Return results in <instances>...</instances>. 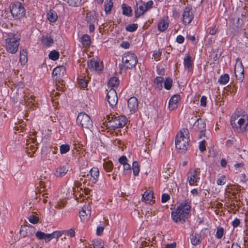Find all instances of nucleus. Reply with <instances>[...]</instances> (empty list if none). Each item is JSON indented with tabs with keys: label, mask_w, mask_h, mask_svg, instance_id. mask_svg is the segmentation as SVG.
I'll use <instances>...</instances> for the list:
<instances>
[{
	"label": "nucleus",
	"mask_w": 248,
	"mask_h": 248,
	"mask_svg": "<svg viewBox=\"0 0 248 248\" xmlns=\"http://www.w3.org/2000/svg\"><path fill=\"white\" fill-rule=\"evenodd\" d=\"M190 209L191 206L189 202L181 203L177 209L172 212V219L176 223H183L188 218Z\"/></svg>",
	"instance_id": "1"
},
{
	"label": "nucleus",
	"mask_w": 248,
	"mask_h": 248,
	"mask_svg": "<svg viewBox=\"0 0 248 248\" xmlns=\"http://www.w3.org/2000/svg\"><path fill=\"white\" fill-rule=\"evenodd\" d=\"M189 131L187 128H183L176 137V148L181 152L186 150L189 146Z\"/></svg>",
	"instance_id": "2"
},
{
	"label": "nucleus",
	"mask_w": 248,
	"mask_h": 248,
	"mask_svg": "<svg viewBox=\"0 0 248 248\" xmlns=\"http://www.w3.org/2000/svg\"><path fill=\"white\" fill-rule=\"evenodd\" d=\"M20 36L17 34L9 33L5 39L6 50L9 53L15 54L18 49Z\"/></svg>",
	"instance_id": "3"
},
{
	"label": "nucleus",
	"mask_w": 248,
	"mask_h": 248,
	"mask_svg": "<svg viewBox=\"0 0 248 248\" xmlns=\"http://www.w3.org/2000/svg\"><path fill=\"white\" fill-rule=\"evenodd\" d=\"M237 118L232 117L231 120V124L235 131L238 133H242L245 131L248 125V116H244L243 118H240L238 121Z\"/></svg>",
	"instance_id": "4"
},
{
	"label": "nucleus",
	"mask_w": 248,
	"mask_h": 248,
	"mask_svg": "<svg viewBox=\"0 0 248 248\" xmlns=\"http://www.w3.org/2000/svg\"><path fill=\"white\" fill-rule=\"evenodd\" d=\"M10 9L12 15L15 19H20L25 15V9L20 2L12 3Z\"/></svg>",
	"instance_id": "5"
},
{
	"label": "nucleus",
	"mask_w": 248,
	"mask_h": 248,
	"mask_svg": "<svg viewBox=\"0 0 248 248\" xmlns=\"http://www.w3.org/2000/svg\"><path fill=\"white\" fill-rule=\"evenodd\" d=\"M108 124L113 130L123 127L127 123V120L125 116L121 115L118 117L108 116Z\"/></svg>",
	"instance_id": "6"
},
{
	"label": "nucleus",
	"mask_w": 248,
	"mask_h": 248,
	"mask_svg": "<svg viewBox=\"0 0 248 248\" xmlns=\"http://www.w3.org/2000/svg\"><path fill=\"white\" fill-rule=\"evenodd\" d=\"M77 122L82 127L89 129L93 127V122L90 116L84 112H80L78 114Z\"/></svg>",
	"instance_id": "7"
},
{
	"label": "nucleus",
	"mask_w": 248,
	"mask_h": 248,
	"mask_svg": "<svg viewBox=\"0 0 248 248\" xmlns=\"http://www.w3.org/2000/svg\"><path fill=\"white\" fill-rule=\"evenodd\" d=\"M122 62L126 68L131 69L138 62V59L134 53L127 52L123 56Z\"/></svg>",
	"instance_id": "8"
},
{
	"label": "nucleus",
	"mask_w": 248,
	"mask_h": 248,
	"mask_svg": "<svg viewBox=\"0 0 248 248\" xmlns=\"http://www.w3.org/2000/svg\"><path fill=\"white\" fill-rule=\"evenodd\" d=\"M107 98L109 106L111 108L116 106L118 103V96L116 91L111 88L107 94Z\"/></svg>",
	"instance_id": "9"
},
{
	"label": "nucleus",
	"mask_w": 248,
	"mask_h": 248,
	"mask_svg": "<svg viewBox=\"0 0 248 248\" xmlns=\"http://www.w3.org/2000/svg\"><path fill=\"white\" fill-rule=\"evenodd\" d=\"M200 173V169H197L195 170L193 169L190 170L188 173L187 180L189 185L192 186L195 185L196 182L199 180L200 178L198 177V174Z\"/></svg>",
	"instance_id": "10"
},
{
	"label": "nucleus",
	"mask_w": 248,
	"mask_h": 248,
	"mask_svg": "<svg viewBox=\"0 0 248 248\" xmlns=\"http://www.w3.org/2000/svg\"><path fill=\"white\" fill-rule=\"evenodd\" d=\"M66 72V68L64 66H60L56 67L53 71L52 75L55 80L60 82L61 78L64 76Z\"/></svg>",
	"instance_id": "11"
},
{
	"label": "nucleus",
	"mask_w": 248,
	"mask_h": 248,
	"mask_svg": "<svg viewBox=\"0 0 248 248\" xmlns=\"http://www.w3.org/2000/svg\"><path fill=\"white\" fill-rule=\"evenodd\" d=\"M183 22L185 25L189 24L193 18L191 8L186 7L183 14Z\"/></svg>",
	"instance_id": "12"
},
{
	"label": "nucleus",
	"mask_w": 248,
	"mask_h": 248,
	"mask_svg": "<svg viewBox=\"0 0 248 248\" xmlns=\"http://www.w3.org/2000/svg\"><path fill=\"white\" fill-rule=\"evenodd\" d=\"M20 235L23 237L31 236L35 233V229L33 227L22 225L20 231Z\"/></svg>",
	"instance_id": "13"
},
{
	"label": "nucleus",
	"mask_w": 248,
	"mask_h": 248,
	"mask_svg": "<svg viewBox=\"0 0 248 248\" xmlns=\"http://www.w3.org/2000/svg\"><path fill=\"white\" fill-rule=\"evenodd\" d=\"M70 169V166L67 163L61 165L54 172L56 176L58 177H62L65 175Z\"/></svg>",
	"instance_id": "14"
},
{
	"label": "nucleus",
	"mask_w": 248,
	"mask_h": 248,
	"mask_svg": "<svg viewBox=\"0 0 248 248\" xmlns=\"http://www.w3.org/2000/svg\"><path fill=\"white\" fill-rule=\"evenodd\" d=\"M127 106L130 113L135 112L138 107V101L136 97H132L127 101Z\"/></svg>",
	"instance_id": "15"
},
{
	"label": "nucleus",
	"mask_w": 248,
	"mask_h": 248,
	"mask_svg": "<svg viewBox=\"0 0 248 248\" xmlns=\"http://www.w3.org/2000/svg\"><path fill=\"white\" fill-rule=\"evenodd\" d=\"M99 171L98 168L93 167L90 171V174H88L86 177L90 179L93 183H95L99 177Z\"/></svg>",
	"instance_id": "16"
},
{
	"label": "nucleus",
	"mask_w": 248,
	"mask_h": 248,
	"mask_svg": "<svg viewBox=\"0 0 248 248\" xmlns=\"http://www.w3.org/2000/svg\"><path fill=\"white\" fill-rule=\"evenodd\" d=\"M180 100V96L178 94L173 95L169 101V108L170 110H172L178 107L177 103Z\"/></svg>",
	"instance_id": "17"
},
{
	"label": "nucleus",
	"mask_w": 248,
	"mask_h": 248,
	"mask_svg": "<svg viewBox=\"0 0 248 248\" xmlns=\"http://www.w3.org/2000/svg\"><path fill=\"white\" fill-rule=\"evenodd\" d=\"M195 124L198 127V129L201 133L200 138H201L202 135L204 136V131H205L206 127L205 123L203 120L198 119L196 121Z\"/></svg>",
	"instance_id": "18"
},
{
	"label": "nucleus",
	"mask_w": 248,
	"mask_h": 248,
	"mask_svg": "<svg viewBox=\"0 0 248 248\" xmlns=\"http://www.w3.org/2000/svg\"><path fill=\"white\" fill-rule=\"evenodd\" d=\"M91 208L89 205H84L82 210L79 212V217L82 220L85 219V217L91 215Z\"/></svg>",
	"instance_id": "19"
},
{
	"label": "nucleus",
	"mask_w": 248,
	"mask_h": 248,
	"mask_svg": "<svg viewBox=\"0 0 248 248\" xmlns=\"http://www.w3.org/2000/svg\"><path fill=\"white\" fill-rule=\"evenodd\" d=\"M88 65L90 69L93 70H101L102 67L98 62L90 60L88 62Z\"/></svg>",
	"instance_id": "20"
},
{
	"label": "nucleus",
	"mask_w": 248,
	"mask_h": 248,
	"mask_svg": "<svg viewBox=\"0 0 248 248\" xmlns=\"http://www.w3.org/2000/svg\"><path fill=\"white\" fill-rule=\"evenodd\" d=\"M191 244L194 246L200 244L201 242L202 238L201 235L196 233H193L190 236Z\"/></svg>",
	"instance_id": "21"
},
{
	"label": "nucleus",
	"mask_w": 248,
	"mask_h": 248,
	"mask_svg": "<svg viewBox=\"0 0 248 248\" xmlns=\"http://www.w3.org/2000/svg\"><path fill=\"white\" fill-rule=\"evenodd\" d=\"M153 198V192L146 190L142 195V201L150 202Z\"/></svg>",
	"instance_id": "22"
},
{
	"label": "nucleus",
	"mask_w": 248,
	"mask_h": 248,
	"mask_svg": "<svg viewBox=\"0 0 248 248\" xmlns=\"http://www.w3.org/2000/svg\"><path fill=\"white\" fill-rule=\"evenodd\" d=\"M235 75L237 79L242 81L244 78V69L242 67L235 68Z\"/></svg>",
	"instance_id": "23"
},
{
	"label": "nucleus",
	"mask_w": 248,
	"mask_h": 248,
	"mask_svg": "<svg viewBox=\"0 0 248 248\" xmlns=\"http://www.w3.org/2000/svg\"><path fill=\"white\" fill-rule=\"evenodd\" d=\"M27 147H26L27 153L31 157L33 156V154L36 152L37 147H35L34 145L31 144L30 143H27Z\"/></svg>",
	"instance_id": "24"
},
{
	"label": "nucleus",
	"mask_w": 248,
	"mask_h": 248,
	"mask_svg": "<svg viewBox=\"0 0 248 248\" xmlns=\"http://www.w3.org/2000/svg\"><path fill=\"white\" fill-rule=\"evenodd\" d=\"M47 18L51 22H55L58 19V16L56 12L50 10L47 14Z\"/></svg>",
	"instance_id": "25"
},
{
	"label": "nucleus",
	"mask_w": 248,
	"mask_h": 248,
	"mask_svg": "<svg viewBox=\"0 0 248 248\" xmlns=\"http://www.w3.org/2000/svg\"><path fill=\"white\" fill-rule=\"evenodd\" d=\"M146 9L145 7V4L143 3L142 5H140L139 7L135 10V17L138 18L141 15L144 14V13L146 11Z\"/></svg>",
	"instance_id": "26"
},
{
	"label": "nucleus",
	"mask_w": 248,
	"mask_h": 248,
	"mask_svg": "<svg viewBox=\"0 0 248 248\" xmlns=\"http://www.w3.org/2000/svg\"><path fill=\"white\" fill-rule=\"evenodd\" d=\"M42 43L44 46L48 47L53 43V40L50 35L47 34L46 36H43Z\"/></svg>",
	"instance_id": "27"
},
{
	"label": "nucleus",
	"mask_w": 248,
	"mask_h": 248,
	"mask_svg": "<svg viewBox=\"0 0 248 248\" xmlns=\"http://www.w3.org/2000/svg\"><path fill=\"white\" fill-rule=\"evenodd\" d=\"M62 231H55L53 232L52 233H48V236L46 240L48 242L50 241L52 238L58 239L60 236H62Z\"/></svg>",
	"instance_id": "28"
},
{
	"label": "nucleus",
	"mask_w": 248,
	"mask_h": 248,
	"mask_svg": "<svg viewBox=\"0 0 248 248\" xmlns=\"http://www.w3.org/2000/svg\"><path fill=\"white\" fill-rule=\"evenodd\" d=\"M164 81L163 78L161 77H156L154 80V85L156 88L161 90L162 88V83Z\"/></svg>",
	"instance_id": "29"
},
{
	"label": "nucleus",
	"mask_w": 248,
	"mask_h": 248,
	"mask_svg": "<svg viewBox=\"0 0 248 248\" xmlns=\"http://www.w3.org/2000/svg\"><path fill=\"white\" fill-rule=\"evenodd\" d=\"M113 5V3L111 0H105L104 8L105 11L107 14L110 13Z\"/></svg>",
	"instance_id": "30"
},
{
	"label": "nucleus",
	"mask_w": 248,
	"mask_h": 248,
	"mask_svg": "<svg viewBox=\"0 0 248 248\" xmlns=\"http://www.w3.org/2000/svg\"><path fill=\"white\" fill-rule=\"evenodd\" d=\"M184 64L185 68L187 69L188 71H190L192 69V61L191 57L189 55L186 56L184 59Z\"/></svg>",
	"instance_id": "31"
},
{
	"label": "nucleus",
	"mask_w": 248,
	"mask_h": 248,
	"mask_svg": "<svg viewBox=\"0 0 248 248\" xmlns=\"http://www.w3.org/2000/svg\"><path fill=\"white\" fill-rule=\"evenodd\" d=\"M38 184L39 186L43 188H46L47 187H49L50 183L46 178L44 177L39 179Z\"/></svg>",
	"instance_id": "32"
},
{
	"label": "nucleus",
	"mask_w": 248,
	"mask_h": 248,
	"mask_svg": "<svg viewBox=\"0 0 248 248\" xmlns=\"http://www.w3.org/2000/svg\"><path fill=\"white\" fill-rule=\"evenodd\" d=\"M81 42L85 47H88L91 44L90 36L84 34L81 38Z\"/></svg>",
	"instance_id": "33"
},
{
	"label": "nucleus",
	"mask_w": 248,
	"mask_h": 248,
	"mask_svg": "<svg viewBox=\"0 0 248 248\" xmlns=\"http://www.w3.org/2000/svg\"><path fill=\"white\" fill-rule=\"evenodd\" d=\"M62 234L63 236V238L66 240L67 239L66 238V236H69L70 237H74L75 235V232L74 229H70L68 230H63L62 231Z\"/></svg>",
	"instance_id": "34"
},
{
	"label": "nucleus",
	"mask_w": 248,
	"mask_h": 248,
	"mask_svg": "<svg viewBox=\"0 0 248 248\" xmlns=\"http://www.w3.org/2000/svg\"><path fill=\"white\" fill-rule=\"evenodd\" d=\"M103 167L106 171L110 172L113 168V165L111 161H106L103 163Z\"/></svg>",
	"instance_id": "35"
},
{
	"label": "nucleus",
	"mask_w": 248,
	"mask_h": 248,
	"mask_svg": "<svg viewBox=\"0 0 248 248\" xmlns=\"http://www.w3.org/2000/svg\"><path fill=\"white\" fill-rule=\"evenodd\" d=\"M119 84V80L117 77L111 78L108 82V85L111 87L117 86Z\"/></svg>",
	"instance_id": "36"
},
{
	"label": "nucleus",
	"mask_w": 248,
	"mask_h": 248,
	"mask_svg": "<svg viewBox=\"0 0 248 248\" xmlns=\"http://www.w3.org/2000/svg\"><path fill=\"white\" fill-rule=\"evenodd\" d=\"M123 14L127 16H131L132 15V9L130 6H126L125 4L122 5Z\"/></svg>",
	"instance_id": "37"
},
{
	"label": "nucleus",
	"mask_w": 248,
	"mask_h": 248,
	"mask_svg": "<svg viewBox=\"0 0 248 248\" xmlns=\"http://www.w3.org/2000/svg\"><path fill=\"white\" fill-rule=\"evenodd\" d=\"M35 236L38 239L40 240L44 239L46 242H48V241L46 240V238L48 236V233H45L41 231H37L35 233Z\"/></svg>",
	"instance_id": "38"
},
{
	"label": "nucleus",
	"mask_w": 248,
	"mask_h": 248,
	"mask_svg": "<svg viewBox=\"0 0 248 248\" xmlns=\"http://www.w3.org/2000/svg\"><path fill=\"white\" fill-rule=\"evenodd\" d=\"M168 27V24L164 20L160 21L158 24V29L160 31H164Z\"/></svg>",
	"instance_id": "39"
},
{
	"label": "nucleus",
	"mask_w": 248,
	"mask_h": 248,
	"mask_svg": "<svg viewBox=\"0 0 248 248\" xmlns=\"http://www.w3.org/2000/svg\"><path fill=\"white\" fill-rule=\"evenodd\" d=\"M96 18L94 15L91 13H88L86 15L85 20L89 23H93L95 21Z\"/></svg>",
	"instance_id": "40"
},
{
	"label": "nucleus",
	"mask_w": 248,
	"mask_h": 248,
	"mask_svg": "<svg viewBox=\"0 0 248 248\" xmlns=\"http://www.w3.org/2000/svg\"><path fill=\"white\" fill-rule=\"evenodd\" d=\"M229 78H230L229 75L227 74H225L221 76L218 81L220 84H225L229 81Z\"/></svg>",
	"instance_id": "41"
},
{
	"label": "nucleus",
	"mask_w": 248,
	"mask_h": 248,
	"mask_svg": "<svg viewBox=\"0 0 248 248\" xmlns=\"http://www.w3.org/2000/svg\"><path fill=\"white\" fill-rule=\"evenodd\" d=\"M66 2L70 6L73 7L78 6L81 3V0H63Z\"/></svg>",
	"instance_id": "42"
},
{
	"label": "nucleus",
	"mask_w": 248,
	"mask_h": 248,
	"mask_svg": "<svg viewBox=\"0 0 248 248\" xmlns=\"http://www.w3.org/2000/svg\"><path fill=\"white\" fill-rule=\"evenodd\" d=\"M132 169L133 171V174L135 176L138 175L140 171V169L138 162H133L132 164Z\"/></svg>",
	"instance_id": "43"
},
{
	"label": "nucleus",
	"mask_w": 248,
	"mask_h": 248,
	"mask_svg": "<svg viewBox=\"0 0 248 248\" xmlns=\"http://www.w3.org/2000/svg\"><path fill=\"white\" fill-rule=\"evenodd\" d=\"M60 153L64 154L67 153L70 150V146L68 144H62L60 147Z\"/></svg>",
	"instance_id": "44"
},
{
	"label": "nucleus",
	"mask_w": 248,
	"mask_h": 248,
	"mask_svg": "<svg viewBox=\"0 0 248 248\" xmlns=\"http://www.w3.org/2000/svg\"><path fill=\"white\" fill-rule=\"evenodd\" d=\"M59 53L58 52L53 50L50 52L49 54V58L54 61H55L59 59Z\"/></svg>",
	"instance_id": "45"
},
{
	"label": "nucleus",
	"mask_w": 248,
	"mask_h": 248,
	"mask_svg": "<svg viewBox=\"0 0 248 248\" xmlns=\"http://www.w3.org/2000/svg\"><path fill=\"white\" fill-rule=\"evenodd\" d=\"M93 245L94 248H104V243L101 240H94L93 241Z\"/></svg>",
	"instance_id": "46"
},
{
	"label": "nucleus",
	"mask_w": 248,
	"mask_h": 248,
	"mask_svg": "<svg viewBox=\"0 0 248 248\" xmlns=\"http://www.w3.org/2000/svg\"><path fill=\"white\" fill-rule=\"evenodd\" d=\"M164 82V87L166 90H170L172 86V80L171 78H166Z\"/></svg>",
	"instance_id": "47"
},
{
	"label": "nucleus",
	"mask_w": 248,
	"mask_h": 248,
	"mask_svg": "<svg viewBox=\"0 0 248 248\" xmlns=\"http://www.w3.org/2000/svg\"><path fill=\"white\" fill-rule=\"evenodd\" d=\"M78 84L83 88H86L88 85V79H85V78H80L78 81Z\"/></svg>",
	"instance_id": "48"
},
{
	"label": "nucleus",
	"mask_w": 248,
	"mask_h": 248,
	"mask_svg": "<svg viewBox=\"0 0 248 248\" xmlns=\"http://www.w3.org/2000/svg\"><path fill=\"white\" fill-rule=\"evenodd\" d=\"M138 26L137 24H131L126 26V30L128 31L133 32L137 29Z\"/></svg>",
	"instance_id": "49"
},
{
	"label": "nucleus",
	"mask_w": 248,
	"mask_h": 248,
	"mask_svg": "<svg viewBox=\"0 0 248 248\" xmlns=\"http://www.w3.org/2000/svg\"><path fill=\"white\" fill-rule=\"evenodd\" d=\"M224 233V230L223 228L219 227L217 228L216 236L218 239H221Z\"/></svg>",
	"instance_id": "50"
},
{
	"label": "nucleus",
	"mask_w": 248,
	"mask_h": 248,
	"mask_svg": "<svg viewBox=\"0 0 248 248\" xmlns=\"http://www.w3.org/2000/svg\"><path fill=\"white\" fill-rule=\"evenodd\" d=\"M65 242H62L59 244L60 248H70V240L69 239H66Z\"/></svg>",
	"instance_id": "51"
},
{
	"label": "nucleus",
	"mask_w": 248,
	"mask_h": 248,
	"mask_svg": "<svg viewBox=\"0 0 248 248\" xmlns=\"http://www.w3.org/2000/svg\"><path fill=\"white\" fill-rule=\"evenodd\" d=\"M226 183V177L224 175L221 176L217 181L218 185H224Z\"/></svg>",
	"instance_id": "52"
},
{
	"label": "nucleus",
	"mask_w": 248,
	"mask_h": 248,
	"mask_svg": "<svg viewBox=\"0 0 248 248\" xmlns=\"http://www.w3.org/2000/svg\"><path fill=\"white\" fill-rule=\"evenodd\" d=\"M29 221L31 223L33 224H36L38 222V217L34 216V215H31L29 217Z\"/></svg>",
	"instance_id": "53"
},
{
	"label": "nucleus",
	"mask_w": 248,
	"mask_h": 248,
	"mask_svg": "<svg viewBox=\"0 0 248 248\" xmlns=\"http://www.w3.org/2000/svg\"><path fill=\"white\" fill-rule=\"evenodd\" d=\"M199 149L201 152H203L206 150L205 140H203L200 142L199 144Z\"/></svg>",
	"instance_id": "54"
},
{
	"label": "nucleus",
	"mask_w": 248,
	"mask_h": 248,
	"mask_svg": "<svg viewBox=\"0 0 248 248\" xmlns=\"http://www.w3.org/2000/svg\"><path fill=\"white\" fill-rule=\"evenodd\" d=\"M123 167H124V172L125 173H126V172L129 173V172H131L130 165L128 163H127L125 164H124Z\"/></svg>",
	"instance_id": "55"
},
{
	"label": "nucleus",
	"mask_w": 248,
	"mask_h": 248,
	"mask_svg": "<svg viewBox=\"0 0 248 248\" xmlns=\"http://www.w3.org/2000/svg\"><path fill=\"white\" fill-rule=\"evenodd\" d=\"M170 199V196L168 194H163L161 197V202L163 203L167 202Z\"/></svg>",
	"instance_id": "56"
},
{
	"label": "nucleus",
	"mask_w": 248,
	"mask_h": 248,
	"mask_svg": "<svg viewBox=\"0 0 248 248\" xmlns=\"http://www.w3.org/2000/svg\"><path fill=\"white\" fill-rule=\"evenodd\" d=\"M127 159L126 156H122L119 159V162L120 164L124 165V164H125L127 163Z\"/></svg>",
	"instance_id": "57"
},
{
	"label": "nucleus",
	"mask_w": 248,
	"mask_h": 248,
	"mask_svg": "<svg viewBox=\"0 0 248 248\" xmlns=\"http://www.w3.org/2000/svg\"><path fill=\"white\" fill-rule=\"evenodd\" d=\"M154 3L152 0H149L146 4H145V7L146 10L151 8L153 6Z\"/></svg>",
	"instance_id": "58"
},
{
	"label": "nucleus",
	"mask_w": 248,
	"mask_h": 248,
	"mask_svg": "<svg viewBox=\"0 0 248 248\" xmlns=\"http://www.w3.org/2000/svg\"><path fill=\"white\" fill-rule=\"evenodd\" d=\"M201 105L203 107L206 106V97L205 96H202L201 98Z\"/></svg>",
	"instance_id": "59"
},
{
	"label": "nucleus",
	"mask_w": 248,
	"mask_h": 248,
	"mask_svg": "<svg viewBox=\"0 0 248 248\" xmlns=\"http://www.w3.org/2000/svg\"><path fill=\"white\" fill-rule=\"evenodd\" d=\"M240 223V220L238 218H235L232 222V225L234 228L238 227Z\"/></svg>",
	"instance_id": "60"
},
{
	"label": "nucleus",
	"mask_w": 248,
	"mask_h": 248,
	"mask_svg": "<svg viewBox=\"0 0 248 248\" xmlns=\"http://www.w3.org/2000/svg\"><path fill=\"white\" fill-rule=\"evenodd\" d=\"M185 40L184 37L182 35H178L176 38V41L179 44H182L184 42Z\"/></svg>",
	"instance_id": "61"
},
{
	"label": "nucleus",
	"mask_w": 248,
	"mask_h": 248,
	"mask_svg": "<svg viewBox=\"0 0 248 248\" xmlns=\"http://www.w3.org/2000/svg\"><path fill=\"white\" fill-rule=\"evenodd\" d=\"M20 61L21 62L23 63L24 64L27 62V57L25 55H20Z\"/></svg>",
	"instance_id": "62"
},
{
	"label": "nucleus",
	"mask_w": 248,
	"mask_h": 248,
	"mask_svg": "<svg viewBox=\"0 0 248 248\" xmlns=\"http://www.w3.org/2000/svg\"><path fill=\"white\" fill-rule=\"evenodd\" d=\"M161 55V52H160V51L158 50V51H155L154 53L153 56L154 57L155 59L159 60V58L160 57Z\"/></svg>",
	"instance_id": "63"
},
{
	"label": "nucleus",
	"mask_w": 248,
	"mask_h": 248,
	"mask_svg": "<svg viewBox=\"0 0 248 248\" xmlns=\"http://www.w3.org/2000/svg\"><path fill=\"white\" fill-rule=\"evenodd\" d=\"M104 229V227L100 226L97 227V230H96V234L97 235H100L102 234L103 230Z\"/></svg>",
	"instance_id": "64"
}]
</instances>
